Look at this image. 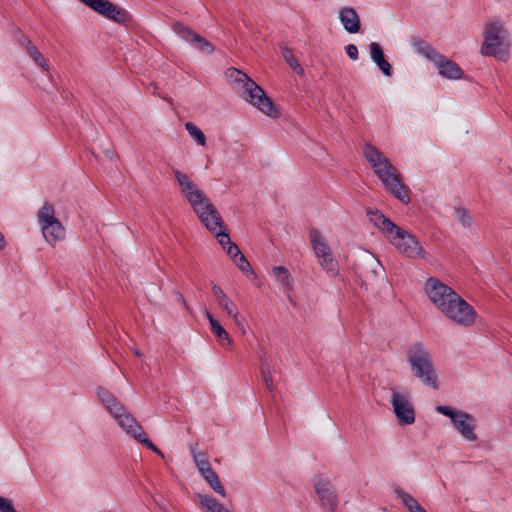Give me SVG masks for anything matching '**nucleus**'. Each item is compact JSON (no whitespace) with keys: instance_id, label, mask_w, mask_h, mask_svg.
<instances>
[{"instance_id":"obj_45","label":"nucleus","mask_w":512,"mask_h":512,"mask_svg":"<svg viewBox=\"0 0 512 512\" xmlns=\"http://www.w3.org/2000/svg\"><path fill=\"white\" fill-rule=\"evenodd\" d=\"M373 263L376 265V268L382 269V266L378 261H373Z\"/></svg>"},{"instance_id":"obj_42","label":"nucleus","mask_w":512,"mask_h":512,"mask_svg":"<svg viewBox=\"0 0 512 512\" xmlns=\"http://www.w3.org/2000/svg\"><path fill=\"white\" fill-rule=\"evenodd\" d=\"M226 252L232 258V260L242 253L237 245L233 242L230 246L227 247Z\"/></svg>"},{"instance_id":"obj_38","label":"nucleus","mask_w":512,"mask_h":512,"mask_svg":"<svg viewBox=\"0 0 512 512\" xmlns=\"http://www.w3.org/2000/svg\"><path fill=\"white\" fill-rule=\"evenodd\" d=\"M0 512H17L10 499L0 496Z\"/></svg>"},{"instance_id":"obj_4","label":"nucleus","mask_w":512,"mask_h":512,"mask_svg":"<svg viewBox=\"0 0 512 512\" xmlns=\"http://www.w3.org/2000/svg\"><path fill=\"white\" fill-rule=\"evenodd\" d=\"M225 76L234 89L240 92L242 98L270 117H277L278 112L265 91L247 74L236 69L228 68Z\"/></svg>"},{"instance_id":"obj_23","label":"nucleus","mask_w":512,"mask_h":512,"mask_svg":"<svg viewBox=\"0 0 512 512\" xmlns=\"http://www.w3.org/2000/svg\"><path fill=\"white\" fill-rule=\"evenodd\" d=\"M20 43L25 47L27 53L29 56L33 59V61L41 67V69L45 72L49 71V65L44 58V56L41 54V52L38 50V48L25 36H23L20 40Z\"/></svg>"},{"instance_id":"obj_22","label":"nucleus","mask_w":512,"mask_h":512,"mask_svg":"<svg viewBox=\"0 0 512 512\" xmlns=\"http://www.w3.org/2000/svg\"><path fill=\"white\" fill-rule=\"evenodd\" d=\"M43 237L52 246L65 238V228L60 221L47 225L41 229Z\"/></svg>"},{"instance_id":"obj_28","label":"nucleus","mask_w":512,"mask_h":512,"mask_svg":"<svg viewBox=\"0 0 512 512\" xmlns=\"http://www.w3.org/2000/svg\"><path fill=\"white\" fill-rule=\"evenodd\" d=\"M202 476L204 477V479L206 480V482L209 484V486L216 492L218 493L220 496L222 497H225L226 496V491L218 477V475L216 474V472L211 468L210 470H206V472L204 474H202Z\"/></svg>"},{"instance_id":"obj_27","label":"nucleus","mask_w":512,"mask_h":512,"mask_svg":"<svg viewBox=\"0 0 512 512\" xmlns=\"http://www.w3.org/2000/svg\"><path fill=\"white\" fill-rule=\"evenodd\" d=\"M414 49L418 54H421L431 60L433 63L440 59V53L435 50L429 43L424 40L414 42Z\"/></svg>"},{"instance_id":"obj_36","label":"nucleus","mask_w":512,"mask_h":512,"mask_svg":"<svg viewBox=\"0 0 512 512\" xmlns=\"http://www.w3.org/2000/svg\"><path fill=\"white\" fill-rule=\"evenodd\" d=\"M370 56L375 64L381 61L384 58L383 50L378 43L372 42L369 45Z\"/></svg>"},{"instance_id":"obj_6","label":"nucleus","mask_w":512,"mask_h":512,"mask_svg":"<svg viewBox=\"0 0 512 512\" xmlns=\"http://www.w3.org/2000/svg\"><path fill=\"white\" fill-rule=\"evenodd\" d=\"M407 362L414 377L424 385L438 389L437 374L428 349L421 343L411 345L407 351Z\"/></svg>"},{"instance_id":"obj_7","label":"nucleus","mask_w":512,"mask_h":512,"mask_svg":"<svg viewBox=\"0 0 512 512\" xmlns=\"http://www.w3.org/2000/svg\"><path fill=\"white\" fill-rule=\"evenodd\" d=\"M309 240L315 256L319 260L320 267L330 276H338V261L333 256L332 249L328 245L322 233L316 228H311L309 230Z\"/></svg>"},{"instance_id":"obj_35","label":"nucleus","mask_w":512,"mask_h":512,"mask_svg":"<svg viewBox=\"0 0 512 512\" xmlns=\"http://www.w3.org/2000/svg\"><path fill=\"white\" fill-rule=\"evenodd\" d=\"M455 216L458 220V222L464 227L468 228L472 224L471 216L469 215L468 211L463 207H456L454 208Z\"/></svg>"},{"instance_id":"obj_30","label":"nucleus","mask_w":512,"mask_h":512,"mask_svg":"<svg viewBox=\"0 0 512 512\" xmlns=\"http://www.w3.org/2000/svg\"><path fill=\"white\" fill-rule=\"evenodd\" d=\"M273 275L281 286L286 289H291L292 279L289 271L284 266L273 267Z\"/></svg>"},{"instance_id":"obj_17","label":"nucleus","mask_w":512,"mask_h":512,"mask_svg":"<svg viewBox=\"0 0 512 512\" xmlns=\"http://www.w3.org/2000/svg\"><path fill=\"white\" fill-rule=\"evenodd\" d=\"M97 395L101 403L105 406L107 411L114 417L119 412L123 413V409L125 408L117 398L106 388L98 387Z\"/></svg>"},{"instance_id":"obj_11","label":"nucleus","mask_w":512,"mask_h":512,"mask_svg":"<svg viewBox=\"0 0 512 512\" xmlns=\"http://www.w3.org/2000/svg\"><path fill=\"white\" fill-rule=\"evenodd\" d=\"M378 178L381 180L385 188L401 202L408 203L410 201L409 189L405 184H403L401 175L397 168L392 169V171L382 173Z\"/></svg>"},{"instance_id":"obj_20","label":"nucleus","mask_w":512,"mask_h":512,"mask_svg":"<svg viewBox=\"0 0 512 512\" xmlns=\"http://www.w3.org/2000/svg\"><path fill=\"white\" fill-rule=\"evenodd\" d=\"M205 316L208 319L211 326V331L217 338L219 344L225 348H230L232 346V339L228 332L208 310L205 311Z\"/></svg>"},{"instance_id":"obj_12","label":"nucleus","mask_w":512,"mask_h":512,"mask_svg":"<svg viewBox=\"0 0 512 512\" xmlns=\"http://www.w3.org/2000/svg\"><path fill=\"white\" fill-rule=\"evenodd\" d=\"M211 290L218 306L234 320L237 326H243V318L232 299H230L219 285L213 284Z\"/></svg>"},{"instance_id":"obj_32","label":"nucleus","mask_w":512,"mask_h":512,"mask_svg":"<svg viewBox=\"0 0 512 512\" xmlns=\"http://www.w3.org/2000/svg\"><path fill=\"white\" fill-rule=\"evenodd\" d=\"M185 129L189 135L197 142V144L204 146L206 144V137L202 130L192 122L185 123Z\"/></svg>"},{"instance_id":"obj_16","label":"nucleus","mask_w":512,"mask_h":512,"mask_svg":"<svg viewBox=\"0 0 512 512\" xmlns=\"http://www.w3.org/2000/svg\"><path fill=\"white\" fill-rule=\"evenodd\" d=\"M436 65L439 74L442 77H445L447 79L457 80L462 78L463 71L460 68L458 64L455 62L448 60L446 57H444L442 54L440 55V59L436 60L434 62Z\"/></svg>"},{"instance_id":"obj_3","label":"nucleus","mask_w":512,"mask_h":512,"mask_svg":"<svg viewBox=\"0 0 512 512\" xmlns=\"http://www.w3.org/2000/svg\"><path fill=\"white\" fill-rule=\"evenodd\" d=\"M370 221L378 227L390 243L408 258H425L426 252L409 231L397 226L378 210L368 212Z\"/></svg>"},{"instance_id":"obj_18","label":"nucleus","mask_w":512,"mask_h":512,"mask_svg":"<svg viewBox=\"0 0 512 512\" xmlns=\"http://www.w3.org/2000/svg\"><path fill=\"white\" fill-rule=\"evenodd\" d=\"M97 395L101 403L105 406L107 411L114 417L119 412L123 413V409L125 408L117 398L106 388L98 387Z\"/></svg>"},{"instance_id":"obj_43","label":"nucleus","mask_w":512,"mask_h":512,"mask_svg":"<svg viewBox=\"0 0 512 512\" xmlns=\"http://www.w3.org/2000/svg\"><path fill=\"white\" fill-rule=\"evenodd\" d=\"M4 246H5L4 236L0 232V249L4 248Z\"/></svg>"},{"instance_id":"obj_24","label":"nucleus","mask_w":512,"mask_h":512,"mask_svg":"<svg viewBox=\"0 0 512 512\" xmlns=\"http://www.w3.org/2000/svg\"><path fill=\"white\" fill-rule=\"evenodd\" d=\"M37 219L41 229L47 225L59 221L55 216V209L53 205L49 202H45L39 209L37 213Z\"/></svg>"},{"instance_id":"obj_33","label":"nucleus","mask_w":512,"mask_h":512,"mask_svg":"<svg viewBox=\"0 0 512 512\" xmlns=\"http://www.w3.org/2000/svg\"><path fill=\"white\" fill-rule=\"evenodd\" d=\"M191 453L201 475L206 472V469L208 471L212 468L209 461L207 460L203 453L196 452L193 447H191Z\"/></svg>"},{"instance_id":"obj_10","label":"nucleus","mask_w":512,"mask_h":512,"mask_svg":"<svg viewBox=\"0 0 512 512\" xmlns=\"http://www.w3.org/2000/svg\"><path fill=\"white\" fill-rule=\"evenodd\" d=\"M391 405L397 419L406 425L415 422V410L407 388L396 386L391 388Z\"/></svg>"},{"instance_id":"obj_13","label":"nucleus","mask_w":512,"mask_h":512,"mask_svg":"<svg viewBox=\"0 0 512 512\" xmlns=\"http://www.w3.org/2000/svg\"><path fill=\"white\" fill-rule=\"evenodd\" d=\"M173 31L185 41L193 44L200 52L211 54L214 51V47L209 41L182 23L176 22L173 25Z\"/></svg>"},{"instance_id":"obj_25","label":"nucleus","mask_w":512,"mask_h":512,"mask_svg":"<svg viewBox=\"0 0 512 512\" xmlns=\"http://www.w3.org/2000/svg\"><path fill=\"white\" fill-rule=\"evenodd\" d=\"M196 497L205 512H232L212 496L197 494Z\"/></svg>"},{"instance_id":"obj_5","label":"nucleus","mask_w":512,"mask_h":512,"mask_svg":"<svg viewBox=\"0 0 512 512\" xmlns=\"http://www.w3.org/2000/svg\"><path fill=\"white\" fill-rule=\"evenodd\" d=\"M510 46L509 32L500 19L495 18L485 23L481 46L482 55L507 60Z\"/></svg>"},{"instance_id":"obj_8","label":"nucleus","mask_w":512,"mask_h":512,"mask_svg":"<svg viewBox=\"0 0 512 512\" xmlns=\"http://www.w3.org/2000/svg\"><path fill=\"white\" fill-rule=\"evenodd\" d=\"M435 410L451 419L455 429L461 434V436L467 440L474 442L477 440V435L474 432L475 423L473 417L464 411L456 410L450 406L438 405Z\"/></svg>"},{"instance_id":"obj_37","label":"nucleus","mask_w":512,"mask_h":512,"mask_svg":"<svg viewBox=\"0 0 512 512\" xmlns=\"http://www.w3.org/2000/svg\"><path fill=\"white\" fill-rule=\"evenodd\" d=\"M233 261L242 272H252L250 263L242 253L238 257L234 258Z\"/></svg>"},{"instance_id":"obj_19","label":"nucleus","mask_w":512,"mask_h":512,"mask_svg":"<svg viewBox=\"0 0 512 512\" xmlns=\"http://www.w3.org/2000/svg\"><path fill=\"white\" fill-rule=\"evenodd\" d=\"M97 395L101 403L105 406L107 411L114 417L119 412L123 413V409L125 408L117 398L106 388L98 387Z\"/></svg>"},{"instance_id":"obj_1","label":"nucleus","mask_w":512,"mask_h":512,"mask_svg":"<svg viewBox=\"0 0 512 512\" xmlns=\"http://www.w3.org/2000/svg\"><path fill=\"white\" fill-rule=\"evenodd\" d=\"M424 290L437 308L447 319L462 327H471L477 319L476 310L451 287L435 277H429Z\"/></svg>"},{"instance_id":"obj_40","label":"nucleus","mask_w":512,"mask_h":512,"mask_svg":"<svg viewBox=\"0 0 512 512\" xmlns=\"http://www.w3.org/2000/svg\"><path fill=\"white\" fill-rule=\"evenodd\" d=\"M346 53L348 55V57L351 59V60H357L358 59V48L356 45L354 44H348L346 47Z\"/></svg>"},{"instance_id":"obj_44","label":"nucleus","mask_w":512,"mask_h":512,"mask_svg":"<svg viewBox=\"0 0 512 512\" xmlns=\"http://www.w3.org/2000/svg\"><path fill=\"white\" fill-rule=\"evenodd\" d=\"M133 352H134L135 356H137V357H140L142 355L138 349H134Z\"/></svg>"},{"instance_id":"obj_39","label":"nucleus","mask_w":512,"mask_h":512,"mask_svg":"<svg viewBox=\"0 0 512 512\" xmlns=\"http://www.w3.org/2000/svg\"><path fill=\"white\" fill-rule=\"evenodd\" d=\"M376 65L383 72V74L385 76L390 77L392 75V73H393L392 67L385 58H383L381 61H379Z\"/></svg>"},{"instance_id":"obj_14","label":"nucleus","mask_w":512,"mask_h":512,"mask_svg":"<svg viewBox=\"0 0 512 512\" xmlns=\"http://www.w3.org/2000/svg\"><path fill=\"white\" fill-rule=\"evenodd\" d=\"M315 490L321 505L334 512L338 506V497L334 486L328 481L320 480L316 482Z\"/></svg>"},{"instance_id":"obj_15","label":"nucleus","mask_w":512,"mask_h":512,"mask_svg":"<svg viewBox=\"0 0 512 512\" xmlns=\"http://www.w3.org/2000/svg\"><path fill=\"white\" fill-rule=\"evenodd\" d=\"M339 20L348 33H358L361 29V22L356 10L352 7H343L339 11Z\"/></svg>"},{"instance_id":"obj_31","label":"nucleus","mask_w":512,"mask_h":512,"mask_svg":"<svg viewBox=\"0 0 512 512\" xmlns=\"http://www.w3.org/2000/svg\"><path fill=\"white\" fill-rule=\"evenodd\" d=\"M261 375L267 390L272 391L274 389L273 370L269 363L264 359L261 360Z\"/></svg>"},{"instance_id":"obj_2","label":"nucleus","mask_w":512,"mask_h":512,"mask_svg":"<svg viewBox=\"0 0 512 512\" xmlns=\"http://www.w3.org/2000/svg\"><path fill=\"white\" fill-rule=\"evenodd\" d=\"M174 176L182 196L190 204L200 221L209 231L215 230L220 223V213L215 205L188 175L174 170Z\"/></svg>"},{"instance_id":"obj_29","label":"nucleus","mask_w":512,"mask_h":512,"mask_svg":"<svg viewBox=\"0 0 512 512\" xmlns=\"http://www.w3.org/2000/svg\"><path fill=\"white\" fill-rule=\"evenodd\" d=\"M282 56L286 63L290 66V68L298 75L304 74V69L302 68L299 61L296 59V57L293 54V51L286 47L281 46Z\"/></svg>"},{"instance_id":"obj_34","label":"nucleus","mask_w":512,"mask_h":512,"mask_svg":"<svg viewBox=\"0 0 512 512\" xmlns=\"http://www.w3.org/2000/svg\"><path fill=\"white\" fill-rule=\"evenodd\" d=\"M223 224H224L223 220L220 217V223H219L218 227L211 232L215 234V236L218 239L219 244L226 251L227 247L232 244V241H231L229 235L223 231Z\"/></svg>"},{"instance_id":"obj_26","label":"nucleus","mask_w":512,"mask_h":512,"mask_svg":"<svg viewBox=\"0 0 512 512\" xmlns=\"http://www.w3.org/2000/svg\"><path fill=\"white\" fill-rule=\"evenodd\" d=\"M395 494L410 512H426L418 501L408 492L398 488L395 490Z\"/></svg>"},{"instance_id":"obj_21","label":"nucleus","mask_w":512,"mask_h":512,"mask_svg":"<svg viewBox=\"0 0 512 512\" xmlns=\"http://www.w3.org/2000/svg\"><path fill=\"white\" fill-rule=\"evenodd\" d=\"M363 154L373 170L390 161L376 146L371 144H366L363 147Z\"/></svg>"},{"instance_id":"obj_41","label":"nucleus","mask_w":512,"mask_h":512,"mask_svg":"<svg viewBox=\"0 0 512 512\" xmlns=\"http://www.w3.org/2000/svg\"><path fill=\"white\" fill-rule=\"evenodd\" d=\"M394 168L395 167L393 166V164L389 161L386 164H383L382 166L377 167L373 171H374V173L378 177V176H381L382 173H386L388 171H392V169H394Z\"/></svg>"},{"instance_id":"obj_9","label":"nucleus","mask_w":512,"mask_h":512,"mask_svg":"<svg viewBox=\"0 0 512 512\" xmlns=\"http://www.w3.org/2000/svg\"><path fill=\"white\" fill-rule=\"evenodd\" d=\"M113 419L116 421L118 426L128 436L135 439L137 442L145 445L148 449L163 456L162 452L148 439L142 426L138 421L130 414L126 408L123 409V413L119 412Z\"/></svg>"}]
</instances>
